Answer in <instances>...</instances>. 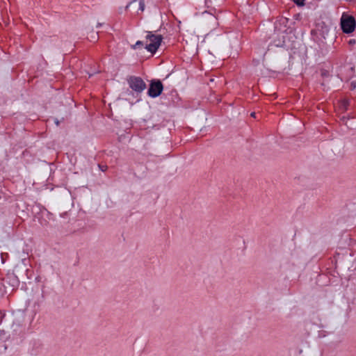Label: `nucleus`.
Returning <instances> with one entry per match:
<instances>
[{"mask_svg": "<svg viewBox=\"0 0 356 356\" xmlns=\"http://www.w3.org/2000/svg\"><path fill=\"white\" fill-rule=\"evenodd\" d=\"M17 329L14 328V331L16 332V334H20L22 332V327L20 325H17Z\"/></svg>", "mask_w": 356, "mask_h": 356, "instance_id": "obj_15", "label": "nucleus"}, {"mask_svg": "<svg viewBox=\"0 0 356 356\" xmlns=\"http://www.w3.org/2000/svg\"><path fill=\"white\" fill-rule=\"evenodd\" d=\"M127 83L136 93H141L146 88V83L140 76H130L127 78Z\"/></svg>", "mask_w": 356, "mask_h": 356, "instance_id": "obj_4", "label": "nucleus"}, {"mask_svg": "<svg viewBox=\"0 0 356 356\" xmlns=\"http://www.w3.org/2000/svg\"><path fill=\"white\" fill-rule=\"evenodd\" d=\"M144 45L143 42L140 40H138L135 44L131 45V49H136L138 48L143 47Z\"/></svg>", "mask_w": 356, "mask_h": 356, "instance_id": "obj_10", "label": "nucleus"}, {"mask_svg": "<svg viewBox=\"0 0 356 356\" xmlns=\"http://www.w3.org/2000/svg\"><path fill=\"white\" fill-rule=\"evenodd\" d=\"M102 26V23H97V28H100L101 26Z\"/></svg>", "mask_w": 356, "mask_h": 356, "instance_id": "obj_20", "label": "nucleus"}, {"mask_svg": "<svg viewBox=\"0 0 356 356\" xmlns=\"http://www.w3.org/2000/svg\"><path fill=\"white\" fill-rule=\"evenodd\" d=\"M356 43V40L355 39H350L349 41H348V44L350 45H353Z\"/></svg>", "mask_w": 356, "mask_h": 356, "instance_id": "obj_17", "label": "nucleus"}, {"mask_svg": "<svg viewBox=\"0 0 356 356\" xmlns=\"http://www.w3.org/2000/svg\"><path fill=\"white\" fill-rule=\"evenodd\" d=\"M8 283L13 286V287H17L19 284V281L17 278V277L15 275H12L9 277H8Z\"/></svg>", "mask_w": 356, "mask_h": 356, "instance_id": "obj_8", "label": "nucleus"}, {"mask_svg": "<svg viewBox=\"0 0 356 356\" xmlns=\"http://www.w3.org/2000/svg\"><path fill=\"white\" fill-rule=\"evenodd\" d=\"M250 115L253 118H255L256 113L254 112L252 113Z\"/></svg>", "mask_w": 356, "mask_h": 356, "instance_id": "obj_22", "label": "nucleus"}, {"mask_svg": "<svg viewBox=\"0 0 356 356\" xmlns=\"http://www.w3.org/2000/svg\"><path fill=\"white\" fill-rule=\"evenodd\" d=\"M54 123H55L57 126H59V124H60V121H59V120H58V118H54Z\"/></svg>", "mask_w": 356, "mask_h": 356, "instance_id": "obj_18", "label": "nucleus"}, {"mask_svg": "<svg viewBox=\"0 0 356 356\" xmlns=\"http://www.w3.org/2000/svg\"><path fill=\"white\" fill-rule=\"evenodd\" d=\"M340 26L344 33L350 34L356 28V20L353 15L343 13L340 19Z\"/></svg>", "mask_w": 356, "mask_h": 356, "instance_id": "obj_1", "label": "nucleus"}, {"mask_svg": "<svg viewBox=\"0 0 356 356\" xmlns=\"http://www.w3.org/2000/svg\"><path fill=\"white\" fill-rule=\"evenodd\" d=\"M163 90V85L160 79H152L149 84L147 95L152 98L160 96Z\"/></svg>", "mask_w": 356, "mask_h": 356, "instance_id": "obj_3", "label": "nucleus"}, {"mask_svg": "<svg viewBox=\"0 0 356 356\" xmlns=\"http://www.w3.org/2000/svg\"><path fill=\"white\" fill-rule=\"evenodd\" d=\"M146 39L149 40L150 43L146 44L145 48L152 54H154L162 42L163 36L161 35L153 34L152 32L149 31L148 34L146 35Z\"/></svg>", "mask_w": 356, "mask_h": 356, "instance_id": "obj_2", "label": "nucleus"}, {"mask_svg": "<svg viewBox=\"0 0 356 356\" xmlns=\"http://www.w3.org/2000/svg\"><path fill=\"white\" fill-rule=\"evenodd\" d=\"M138 9L140 10V11H143L144 9H145V3H144V0H140L139 1V8Z\"/></svg>", "mask_w": 356, "mask_h": 356, "instance_id": "obj_12", "label": "nucleus"}, {"mask_svg": "<svg viewBox=\"0 0 356 356\" xmlns=\"http://www.w3.org/2000/svg\"><path fill=\"white\" fill-rule=\"evenodd\" d=\"M289 22V19L286 17H282L275 23V29H278L279 31H281L282 32H287V29L281 30V29L279 27V26L283 25L284 27H286L287 23Z\"/></svg>", "mask_w": 356, "mask_h": 356, "instance_id": "obj_7", "label": "nucleus"}, {"mask_svg": "<svg viewBox=\"0 0 356 356\" xmlns=\"http://www.w3.org/2000/svg\"><path fill=\"white\" fill-rule=\"evenodd\" d=\"M137 2L136 0H132L131 1H130L125 7V10H127L130 8V7L133 5V4H136Z\"/></svg>", "mask_w": 356, "mask_h": 356, "instance_id": "obj_13", "label": "nucleus"}, {"mask_svg": "<svg viewBox=\"0 0 356 356\" xmlns=\"http://www.w3.org/2000/svg\"><path fill=\"white\" fill-rule=\"evenodd\" d=\"M98 167H99V170L102 172H105L108 169V166L106 165L99 164Z\"/></svg>", "mask_w": 356, "mask_h": 356, "instance_id": "obj_14", "label": "nucleus"}, {"mask_svg": "<svg viewBox=\"0 0 356 356\" xmlns=\"http://www.w3.org/2000/svg\"><path fill=\"white\" fill-rule=\"evenodd\" d=\"M4 316H5V313L3 311L0 310V323H1Z\"/></svg>", "mask_w": 356, "mask_h": 356, "instance_id": "obj_16", "label": "nucleus"}, {"mask_svg": "<svg viewBox=\"0 0 356 356\" xmlns=\"http://www.w3.org/2000/svg\"><path fill=\"white\" fill-rule=\"evenodd\" d=\"M316 29L319 32L320 35L324 38H325V36L330 31L329 26L323 21H321L316 24Z\"/></svg>", "mask_w": 356, "mask_h": 356, "instance_id": "obj_5", "label": "nucleus"}, {"mask_svg": "<svg viewBox=\"0 0 356 356\" xmlns=\"http://www.w3.org/2000/svg\"><path fill=\"white\" fill-rule=\"evenodd\" d=\"M350 106V100L346 98H343L339 102V109L342 112L345 113L348 110Z\"/></svg>", "mask_w": 356, "mask_h": 356, "instance_id": "obj_6", "label": "nucleus"}, {"mask_svg": "<svg viewBox=\"0 0 356 356\" xmlns=\"http://www.w3.org/2000/svg\"><path fill=\"white\" fill-rule=\"evenodd\" d=\"M328 74H329V73H328V72H327V71H326V70H324V71H323V72H321V75H322L323 76H325L328 75Z\"/></svg>", "mask_w": 356, "mask_h": 356, "instance_id": "obj_19", "label": "nucleus"}, {"mask_svg": "<svg viewBox=\"0 0 356 356\" xmlns=\"http://www.w3.org/2000/svg\"><path fill=\"white\" fill-rule=\"evenodd\" d=\"M10 338V336L7 334V332L4 330H0V340L6 341Z\"/></svg>", "mask_w": 356, "mask_h": 356, "instance_id": "obj_9", "label": "nucleus"}, {"mask_svg": "<svg viewBox=\"0 0 356 356\" xmlns=\"http://www.w3.org/2000/svg\"><path fill=\"white\" fill-rule=\"evenodd\" d=\"M351 86H352L353 88H355V85H353V83L351 84Z\"/></svg>", "mask_w": 356, "mask_h": 356, "instance_id": "obj_23", "label": "nucleus"}, {"mask_svg": "<svg viewBox=\"0 0 356 356\" xmlns=\"http://www.w3.org/2000/svg\"><path fill=\"white\" fill-rule=\"evenodd\" d=\"M351 118L352 117L350 115H343L340 118V121L343 122L345 125H347V120Z\"/></svg>", "mask_w": 356, "mask_h": 356, "instance_id": "obj_11", "label": "nucleus"}, {"mask_svg": "<svg viewBox=\"0 0 356 356\" xmlns=\"http://www.w3.org/2000/svg\"><path fill=\"white\" fill-rule=\"evenodd\" d=\"M123 11V8L120 7L119 8V13H122Z\"/></svg>", "mask_w": 356, "mask_h": 356, "instance_id": "obj_21", "label": "nucleus"}]
</instances>
